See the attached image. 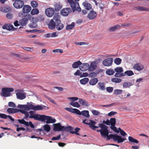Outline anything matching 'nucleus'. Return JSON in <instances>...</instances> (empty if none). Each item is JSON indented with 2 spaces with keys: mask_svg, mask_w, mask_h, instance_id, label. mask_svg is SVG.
I'll use <instances>...</instances> for the list:
<instances>
[{
  "mask_svg": "<svg viewBox=\"0 0 149 149\" xmlns=\"http://www.w3.org/2000/svg\"><path fill=\"white\" fill-rule=\"evenodd\" d=\"M82 5L84 7L85 9L87 10H89L92 9V6L88 2L85 1L82 3Z\"/></svg>",
  "mask_w": 149,
  "mask_h": 149,
  "instance_id": "obj_20",
  "label": "nucleus"
},
{
  "mask_svg": "<svg viewBox=\"0 0 149 149\" xmlns=\"http://www.w3.org/2000/svg\"><path fill=\"white\" fill-rule=\"evenodd\" d=\"M75 24L74 22H72L71 24L68 25L66 27V30H70L73 28Z\"/></svg>",
  "mask_w": 149,
  "mask_h": 149,
  "instance_id": "obj_45",
  "label": "nucleus"
},
{
  "mask_svg": "<svg viewBox=\"0 0 149 149\" xmlns=\"http://www.w3.org/2000/svg\"><path fill=\"white\" fill-rule=\"evenodd\" d=\"M97 13L91 10L88 14L87 17L90 20H92L95 19L97 16Z\"/></svg>",
  "mask_w": 149,
  "mask_h": 149,
  "instance_id": "obj_12",
  "label": "nucleus"
},
{
  "mask_svg": "<svg viewBox=\"0 0 149 149\" xmlns=\"http://www.w3.org/2000/svg\"><path fill=\"white\" fill-rule=\"evenodd\" d=\"M72 11V9L70 8H64L61 11V15L63 16H67L69 13Z\"/></svg>",
  "mask_w": 149,
  "mask_h": 149,
  "instance_id": "obj_16",
  "label": "nucleus"
},
{
  "mask_svg": "<svg viewBox=\"0 0 149 149\" xmlns=\"http://www.w3.org/2000/svg\"><path fill=\"white\" fill-rule=\"evenodd\" d=\"M24 4L23 1L21 0L16 1L13 3L15 8L17 9H19L23 7Z\"/></svg>",
  "mask_w": 149,
  "mask_h": 149,
  "instance_id": "obj_11",
  "label": "nucleus"
},
{
  "mask_svg": "<svg viewBox=\"0 0 149 149\" xmlns=\"http://www.w3.org/2000/svg\"><path fill=\"white\" fill-rule=\"evenodd\" d=\"M111 80L113 82L116 83H120L122 81L121 79L116 78H112Z\"/></svg>",
  "mask_w": 149,
  "mask_h": 149,
  "instance_id": "obj_44",
  "label": "nucleus"
},
{
  "mask_svg": "<svg viewBox=\"0 0 149 149\" xmlns=\"http://www.w3.org/2000/svg\"><path fill=\"white\" fill-rule=\"evenodd\" d=\"M14 89L13 88H3L2 89V93H1V96L4 97H8L11 95L10 92L13 91Z\"/></svg>",
  "mask_w": 149,
  "mask_h": 149,
  "instance_id": "obj_8",
  "label": "nucleus"
},
{
  "mask_svg": "<svg viewBox=\"0 0 149 149\" xmlns=\"http://www.w3.org/2000/svg\"><path fill=\"white\" fill-rule=\"evenodd\" d=\"M31 4L33 8H36L38 6V3L35 1H33L31 2Z\"/></svg>",
  "mask_w": 149,
  "mask_h": 149,
  "instance_id": "obj_52",
  "label": "nucleus"
},
{
  "mask_svg": "<svg viewBox=\"0 0 149 149\" xmlns=\"http://www.w3.org/2000/svg\"><path fill=\"white\" fill-rule=\"evenodd\" d=\"M44 106L42 107L41 105H38L34 106L32 104V102H27L26 105H19L17 107L21 109V113L25 115V117L24 119L28 118L29 116V112L27 111L30 110L34 111L42 110L44 109Z\"/></svg>",
  "mask_w": 149,
  "mask_h": 149,
  "instance_id": "obj_2",
  "label": "nucleus"
},
{
  "mask_svg": "<svg viewBox=\"0 0 149 149\" xmlns=\"http://www.w3.org/2000/svg\"><path fill=\"white\" fill-rule=\"evenodd\" d=\"M81 65L79 66L80 70L82 71H85L89 69V65L88 64L85 63L82 64Z\"/></svg>",
  "mask_w": 149,
  "mask_h": 149,
  "instance_id": "obj_18",
  "label": "nucleus"
},
{
  "mask_svg": "<svg viewBox=\"0 0 149 149\" xmlns=\"http://www.w3.org/2000/svg\"><path fill=\"white\" fill-rule=\"evenodd\" d=\"M63 131L69 132L71 133H72V130H74L73 128L72 127L69 126L65 127L64 126V128H63Z\"/></svg>",
  "mask_w": 149,
  "mask_h": 149,
  "instance_id": "obj_27",
  "label": "nucleus"
},
{
  "mask_svg": "<svg viewBox=\"0 0 149 149\" xmlns=\"http://www.w3.org/2000/svg\"><path fill=\"white\" fill-rule=\"evenodd\" d=\"M79 102L80 104L82 106L86 107H88L90 106V104L88 102L84 99L79 98Z\"/></svg>",
  "mask_w": 149,
  "mask_h": 149,
  "instance_id": "obj_22",
  "label": "nucleus"
},
{
  "mask_svg": "<svg viewBox=\"0 0 149 149\" xmlns=\"http://www.w3.org/2000/svg\"><path fill=\"white\" fill-rule=\"evenodd\" d=\"M132 25L131 23H124L121 24V26L123 27H128Z\"/></svg>",
  "mask_w": 149,
  "mask_h": 149,
  "instance_id": "obj_57",
  "label": "nucleus"
},
{
  "mask_svg": "<svg viewBox=\"0 0 149 149\" xmlns=\"http://www.w3.org/2000/svg\"><path fill=\"white\" fill-rule=\"evenodd\" d=\"M23 7L22 12L24 13H29L31 9V7L28 5H24Z\"/></svg>",
  "mask_w": 149,
  "mask_h": 149,
  "instance_id": "obj_19",
  "label": "nucleus"
},
{
  "mask_svg": "<svg viewBox=\"0 0 149 149\" xmlns=\"http://www.w3.org/2000/svg\"><path fill=\"white\" fill-rule=\"evenodd\" d=\"M82 123L88 125L93 130H95V129L99 128V127L95 125L96 122L91 120L85 119L83 121Z\"/></svg>",
  "mask_w": 149,
  "mask_h": 149,
  "instance_id": "obj_6",
  "label": "nucleus"
},
{
  "mask_svg": "<svg viewBox=\"0 0 149 149\" xmlns=\"http://www.w3.org/2000/svg\"><path fill=\"white\" fill-rule=\"evenodd\" d=\"M44 129L47 132H49L50 130V127L47 124L45 125L44 126Z\"/></svg>",
  "mask_w": 149,
  "mask_h": 149,
  "instance_id": "obj_49",
  "label": "nucleus"
},
{
  "mask_svg": "<svg viewBox=\"0 0 149 149\" xmlns=\"http://www.w3.org/2000/svg\"><path fill=\"white\" fill-rule=\"evenodd\" d=\"M114 71L116 72H123V70L122 67H117L114 69Z\"/></svg>",
  "mask_w": 149,
  "mask_h": 149,
  "instance_id": "obj_47",
  "label": "nucleus"
},
{
  "mask_svg": "<svg viewBox=\"0 0 149 149\" xmlns=\"http://www.w3.org/2000/svg\"><path fill=\"white\" fill-rule=\"evenodd\" d=\"M17 97V99L22 100L26 98V95L25 94L22 93H16Z\"/></svg>",
  "mask_w": 149,
  "mask_h": 149,
  "instance_id": "obj_25",
  "label": "nucleus"
},
{
  "mask_svg": "<svg viewBox=\"0 0 149 149\" xmlns=\"http://www.w3.org/2000/svg\"><path fill=\"white\" fill-rule=\"evenodd\" d=\"M0 10L4 13H7L11 12L12 9L9 6L1 7H0Z\"/></svg>",
  "mask_w": 149,
  "mask_h": 149,
  "instance_id": "obj_24",
  "label": "nucleus"
},
{
  "mask_svg": "<svg viewBox=\"0 0 149 149\" xmlns=\"http://www.w3.org/2000/svg\"><path fill=\"white\" fill-rule=\"evenodd\" d=\"M46 120L47 123H54L56 121L55 119H52V117L44 115H41L40 117V121L42 122L45 121Z\"/></svg>",
  "mask_w": 149,
  "mask_h": 149,
  "instance_id": "obj_7",
  "label": "nucleus"
},
{
  "mask_svg": "<svg viewBox=\"0 0 149 149\" xmlns=\"http://www.w3.org/2000/svg\"><path fill=\"white\" fill-rule=\"evenodd\" d=\"M18 122L21 124L24 125L25 126L28 125V122L25 121L24 119H18Z\"/></svg>",
  "mask_w": 149,
  "mask_h": 149,
  "instance_id": "obj_37",
  "label": "nucleus"
},
{
  "mask_svg": "<svg viewBox=\"0 0 149 149\" xmlns=\"http://www.w3.org/2000/svg\"><path fill=\"white\" fill-rule=\"evenodd\" d=\"M110 125H115L116 119L115 118H111L109 120Z\"/></svg>",
  "mask_w": 149,
  "mask_h": 149,
  "instance_id": "obj_43",
  "label": "nucleus"
},
{
  "mask_svg": "<svg viewBox=\"0 0 149 149\" xmlns=\"http://www.w3.org/2000/svg\"><path fill=\"white\" fill-rule=\"evenodd\" d=\"M39 13L38 10L36 8L33 9L31 11V13L32 15L38 14Z\"/></svg>",
  "mask_w": 149,
  "mask_h": 149,
  "instance_id": "obj_40",
  "label": "nucleus"
},
{
  "mask_svg": "<svg viewBox=\"0 0 149 149\" xmlns=\"http://www.w3.org/2000/svg\"><path fill=\"white\" fill-rule=\"evenodd\" d=\"M29 116L28 118H33L36 120H39L41 115L36 114L35 112L33 111H30L29 112Z\"/></svg>",
  "mask_w": 149,
  "mask_h": 149,
  "instance_id": "obj_9",
  "label": "nucleus"
},
{
  "mask_svg": "<svg viewBox=\"0 0 149 149\" xmlns=\"http://www.w3.org/2000/svg\"><path fill=\"white\" fill-rule=\"evenodd\" d=\"M38 32L39 33H43L44 32L43 31H41V30L35 29L33 30H31L30 31V32L31 33L35 32Z\"/></svg>",
  "mask_w": 149,
  "mask_h": 149,
  "instance_id": "obj_58",
  "label": "nucleus"
},
{
  "mask_svg": "<svg viewBox=\"0 0 149 149\" xmlns=\"http://www.w3.org/2000/svg\"><path fill=\"white\" fill-rule=\"evenodd\" d=\"M61 138V135L59 134L56 137H54L52 139V140L57 141L58 140Z\"/></svg>",
  "mask_w": 149,
  "mask_h": 149,
  "instance_id": "obj_60",
  "label": "nucleus"
},
{
  "mask_svg": "<svg viewBox=\"0 0 149 149\" xmlns=\"http://www.w3.org/2000/svg\"><path fill=\"white\" fill-rule=\"evenodd\" d=\"M22 48L24 50L27 51H30L31 52H32L33 51V48L29 47H22Z\"/></svg>",
  "mask_w": 149,
  "mask_h": 149,
  "instance_id": "obj_50",
  "label": "nucleus"
},
{
  "mask_svg": "<svg viewBox=\"0 0 149 149\" xmlns=\"http://www.w3.org/2000/svg\"><path fill=\"white\" fill-rule=\"evenodd\" d=\"M70 104L73 107L78 108H79L80 107V105L77 102L72 101L70 103Z\"/></svg>",
  "mask_w": 149,
  "mask_h": 149,
  "instance_id": "obj_29",
  "label": "nucleus"
},
{
  "mask_svg": "<svg viewBox=\"0 0 149 149\" xmlns=\"http://www.w3.org/2000/svg\"><path fill=\"white\" fill-rule=\"evenodd\" d=\"M99 89L101 90L104 91L105 89V84L103 82H99L97 84Z\"/></svg>",
  "mask_w": 149,
  "mask_h": 149,
  "instance_id": "obj_26",
  "label": "nucleus"
},
{
  "mask_svg": "<svg viewBox=\"0 0 149 149\" xmlns=\"http://www.w3.org/2000/svg\"><path fill=\"white\" fill-rule=\"evenodd\" d=\"M144 68V65L140 63H136L133 66V68L134 70L139 71L143 70Z\"/></svg>",
  "mask_w": 149,
  "mask_h": 149,
  "instance_id": "obj_13",
  "label": "nucleus"
},
{
  "mask_svg": "<svg viewBox=\"0 0 149 149\" xmlns=\"http://www.w3.org/2000/svg\"><path fill=\"white\" fill-rule=\"evenodd\" d=\"M67 1L70 3L73 12L76 10L78 12L81 11V9L79 7V2L73 0H67Z\"/></svg>",
  "mask_w": 149,
  "mask_h": 149,
  "instance_id": "obj_4",
  "label": "nucleus"
},
{
  "mask_svg": "<svg viewBox=\"0 0 149 149\" xmlns=\"http://www.w3.org/2000/svg\"><path fill=\"white\" fill-rule=\"evenodd\" d=\"M106 73L109 75L113 74L115 73L114 70L111 69H108L106 71Z\"/></svg>",
  "mask_w": 149,
  "mask_h": 149,
  "instance_id": "obj_39",
  "label": "nucleus"
},
{
  "mask_svg": "<svg viewBox=\"0 0 149 149\" xmlns=\"http://www.w3.org/2000/svg\"><path fill=\"white\" fill-rule=\"evenodd\" d=\"M120 26L118 25H116L113 26L109 28V30L110 31H114L116 29L120 28Z\"/></svg>",
  "mask_w": 149,
  "mask_h": 149,
  "instance_id": "obj_32",
  "label": "nucleus"
},
{
  "mask_svg": "<svg viewBox=\"0 0 149 149\" xmlns=\"http://www.w3.org/2000/svg\"><path fill=\"white\" fill-rule=\"evenodd\" d=\"M107 91L109 93H111L113 90L112 87H107L106 88Z\"/></svg>",
  "mask_w": 149,
  "mask_h": 149,
  "instance_id": "obj_55",
  "label": "nucleus"
},
{
  "mask_svg": "<svg viewBox=\"0 0 149 149\" xmlns=\"http://www.w3.org/2000/svg\"><path fill=\"white\" fill-rule=\"evenodd\" d=\"M89 81V79L88 78H84L80 81V83L83 85H85L87 84Z\"/></svg>",
  "mask_w": 149,
  "mask_h": 149,
  "instance_id": "obj_33",
  "label": "nucleus"
},
{
  "mask_svg": "<svg viewBox=\"0 0 149 149\" xmlns=\"http://www.w3.org/2000/svg\"><path fill=\"white\" fill-rule=\"evenodd\" d=\"M53 130L55 131H63L64 126H61L60 123L54 124Z\"/></svg>",
  "mask_w": 149,
  "mask_h": 149,
  "instance_id": "obj_17",
  "label": "nucleus"
},
{
  "mask_svg": "<svg viewBox=\"0 0 149 149\" xmlns=\"http://www.w3.org/2000/svg\"><path fill=\"white\" fill-rule=\"evenodd\" d=\"M21 109H19L16 108H8L7 109V112L10 113H13L19 112H21Z\"/></svg>",
  "mask_w": 149,
  "mask_h": 149,
  "instance_id": "obj_21",
  "label": "nucleus"
},
{
  "mask_svg": "<svg viewBox=\"0 0 149 149\" xmlns=\"http://www.w3.org/2000/svg\"><path fill=\"white\" fill-rule=\"evenodd\" d=\"M8 105L9 107L15 108L16 107V106L15 104L13 102H10L8 103Z\"/></svg>",
  "mask_w": 149,
  "mask_h": 149,
  "instance_id": "obj_53",
  "label": "nucleus"
},
{
  "mask_svg": "<svg viewBox=\"0 0 149 149\" xmlns=\"http://www.w3.org/2000/svg\"><path fill=\"white\" fill-rule=\"evenodd\" d=\"M98 79L97 78H93L90 80L89 84L93 86L95 85L98 81Z\"/></svg>",
  "mask_w": 149,
  "mask_h": 149,
  "instance_id": "obj_31",
  "label": "nucleus"
},
{
  "mask_svg": "<svg viewBox=\"0 0 149 149\" xmlns=\"http://www.w3.org/2000/svg\"><path fill=\"white\" fill-rule=\"evenodd\" d=\"M123 90L120 89H115L114 91V94L115 95H119L122 93Z\"/></svg>",
  "mask_w": 149,
  "mask_h": 149,
  "instance_id": "obj_46",
  "label": "nucleus"
},
{
  "mask_svg": "<svg viewBox=\"0 0 149 149\" xmlns=\"http://www.w3.org/2000/svg\"><path fill=\"white\" fill-rule=\"evenodd\" d=\"M125 74H126L127 75L129 76H131L134 74V73L133 71L132 70H128L125 72L124 73Z\"/></svg>",
  "mask_w": 149,
  "mask_h": 149,
  "instance_id": "obj_48",
  "label": "nucleus"
},
{
  "mask_svg": "<svg viewBox=\"0 0 149 149\" xmlns=\"http://www.w3.org/2000/svg\"><path fill=\"white\" fill-rule=\"evenodd\" d=\"M91 112L93 115L95 116H97L100 114V113L98 111L95 110H92Z\"/></svg>",
  "mask_w": 149,
  "mask_h": 149,
  "instance_id": "obj_54",
  "label": "nucleus"
},
{
  "mask_svg": "<svg viewBox=\"0 0 149 149\" xmlns=\"http://www.w3.org/2000/svg\"><path fill=\"white\" fill-rule=\"evenodd\" d=\"M74 44L76 45H86V43L85 42H75Z\"/></svg>",
  "mask_w": 149,
  "mask_h": 149,
  "instance_id": "obj_59",
  "label": "nucleus"
},
{
  "mask_svg": "<svg viewBox=\"0 0 149 149\" xmlns=\"http://www.w3.org/2000/svg\"><path fill=\"white\" fill-rule=\"evenodd\" d=\"M29 26L31 28H34L37 26V25L36 22H35L33 20H32V23L29 24Z\"/></svg>",
  "mask_w": 149,
  "mask_h": 149,
  "instance_id": "obj_41",
  "label": "nucleus"
},
{
  "mask_svg": "<svg viewBox=\"0 0 149 149\" xmlns=\"http://www.w3.org/2000/svg\"><path fill=\"white\" fill-rule=\"evenodd\" d=\"M55 10L56 11H58L62 7V5L60 3H56L54 5Z\"/></svg>",
  "mask_w": 149,
  "mask_h": 149,
  "instance_id": "obj_30",
  "label": "nucleus"
},
{
  "mask_svg": "<svg viewBox=\"0 0 149 149\" xmlns=\"http://www.w3.org/2000/svg\"><path fill=\"white\" fill-rule=\"evenodd\" d=\"M99 127L101 128V130H97V132H100L101 136L103 137H106L107 140H109L112 139L115 141H117L118 143H122L126 139L125 138H123L120 136L116 134H110L108 135L109 133L108 130V127L107 126L102 123L99 124Z\"/></svg>",
  "mask_w": 149,
  "mask_h": 149,
  "instance_id": "obj_1",
  "label": "nucleus"
},
{
  "mask_svg": "<svg viewBox=\"0 0 149 149\" xmlns=\"http://www.w3.org/2000/svg\"><path fill=\"white\" fill-rule=\"evenodd\" d=\"M117 113L116 112L111 111L108 113V116H109L111 117L112 116L114 115Z\"/></svg>",
  "mask_w": 149,
  "mask_h": 149,
  "instance_id": "obj_62",
  "label": "nucleus"
},
{
  "mask_svg": "<svg viewBox=\"0 0 149 149\" xmlns=\"http://www.w3.org/2000/svg\"><path fill=\"white\" fill-rule=\"evenodd\" d=\"M45 13L47 16L51 17L53 16L54 13V10L52 8H49L45 10Z\"/></svg>",
  "mask_w": 149,
  "mask_h": 149,
  "instance_id": "obj_14",
  "label": "nucleus"
},
{
  "mask_svg": "<svg viewBox=\"0 0 149 149\" xmlns=\"http://www.w3.org/2000/svg\"><path fill=\"white\" fill-rule=\"evenodd\" d=\"M128 140L129 141L132 143H139V141L136 139H134L133 137L131 136H129L128 138Z\"/></svg>",
  "mask_w": 149,
  "mask_h": 149,
  "instance_id": "obj_38",
  "label": "nucleus"
},
{
  "mask_svg": "<svg viewBox=\"0 0 149 149\" xmlns=\"http://www.w3.org/2000/svg\"><path fill=\"white\" fill-rule=\"evenodd\" d=\"M81 62L79 61L75 62L73 63L72 65V67L73 68H78L80 65H81Z\"/></svg>",
  "mask_w": 149,
  "mask_h": 149,
  "instance_id": "obj_28",
  "label": "nucleus"
},
{
  "mask_svg": "<svg viewBox=\"0 0 149 149\" xmlns=\"http://www.w3.org/2000/svg\"><path fill=\"white\" fill-rule=\"evenodd\" d=\"M53 19L55 21L56 24V28L58 31L62 30L64 27V25L61 23V21L60 20L58 15H56L53 17Z\"/></svg>",
  "mask_w": 149,
  "mask_h": 149,
  "instance_id": "obj_5",
  "label": "nucleus"
},
{
  "mask_svg": "<svg viewBox=\"0 0 149 149\" xmlns=\"http://www.w3.org/2000/svg\"><path fill=\"white\" fill-rule=\"evenodd\" d=\"M65 109L69 112L76 113L77 114L79 115H82L83 116L87 118L90 117L89 112L87 110H84L81 112L79 110L76 109L66 108Z\"/></svg>",
  "mask_w": 149,
  "mask_h": 149,
  "instance_id": "obj_3",
  "label": "nucleus"
},
{
  "mask_svg": "<svg viewBox=\"0 0 149 149\" xmlns=\"http://www.w3.org/2000/svg\"><path fill=\"white\" fill-rule=\"evenodd\" d=\"M96 68V65L94 63H91L89 68V70H93L95 69Z\"/></svg>",
  "mask_w": 149,
  "mask_h": 149,
  "instance_id": "obj_35",
  "label": "nucleus"
},
{
  "mask_svg": "<svg viewBox=\"0 0 149 149\" xmlns=\"http://www.w3.org/2000/svg\"><path fill=\"white\" fill-rule=\"evenodd\" d=\"M113 59L112 58H107L102 61V64L105 66L108 67L111 66L113 63Z\"/></svg>",
  "mask_w": 149,
  "mask_h": 149,
  "instance_id": "obj_10",
  "label": "nucleus"
},
{
  "mask_svg": "<svg viewBox=\"0 0 149 149\" xmlns=\"http://www.w3.org/2000/svg\"><path fill=\"white\" fill-rule=\"evenodd\" d=\"M121 59L119 58L115 59L114 60V63L117 65L120 64L121 63Z\"/></svg>",
  "mask_w": 149,
  "mask_h": 149,
  "instance_id": "obj_42",
  "label": "nucleus"
},
{
  "mask_svg": "<svg viewBox=\"0 0 149 149\" xmlns=\"http://www.w3.org/2000/svg\"><path fill=\"white\" fill-rule=\"evenodd\" d=\"M133 85L132 82H125L123 84V87L125 88H130V87Z\"/></svg>",
  "mask_w": 149,
  "mask_h": 149,
  "instance_id": "obj_34",
  "label": "nucleus"
},
{
  "mask_svg": "<svg viewBox=\"0 0 149 149\" xmlns=\"http://www.w3.org/2000/svg\"><path fill=\"white\" fill-rule=\"evenodd\" d=\"M30 16L29 15H26L24 17L19 21V23L21 25L25 26L27 24V21L30 18Z\"/></svg>",
  "mask_w": 149,
  "mask_h": 149,
  "instance_id": "obj_15",
  "label": "nucleus"
},
{
  "mask_svg": "<svg viewBox=\"0 0 149 149\" xmlns=\"http://www.w3.org/2000/svg\"><path fill=\"white\" fill-rule=\"evenodd\" d=\"M13 28V25H12L11 24H8L7 30H12Z\"/></svg>",
  "mask_w": 149,
  "mask_h": 149,
  "instance_id": "obj_64",
  "label": "nucleus"
},
{
  "mask_svg": "<svg viewBox=\"0 0 149 149\" xmlns=\"http://www.w3.org/2000/svg\"><path fill=\"white\" fill-rule=\"evenodd\" d=\"M138 9L141 11H147V9L146 8L143 7L141 6L138 7Z\"/></svg>",
  "mask_w": 149,
  "mask_h": 149,
  "instance_id": "obj_61",
  "label": "nucleus"
},
{
  "mask_svg": "<svg viewBox=\"0 0 149 149\" xmlns=\"http://www.w3.org/2000/svg\"><path fill=\"white\" fill-rule=\"evenodd\" d=\"M6 17L8 19H11L13 18V15L11 13H8L6 15Z\"/></svg>",
  "mask_w": 149,
  "mask_h": 149,
  "instance_id": "obj_56",
  "label": "nucleus"
},
{
  "mask_svg": "<svg viewBox=\"0 0 149 149\" xmlns=\"http://www.w3.org/2000/svg\"><path fill=\"white\" fill-rule=\"evenodd\" d=\"M125 75V73L123 72H116L114 76L117 77H120Z\"/></svg>",
  "mask_w": 149,
  "mask_h": 149,
  "instance_id": "obj_36",
  "label": "nucleus"
},
{
  "mask_svg": "<svg viewBox=\"0 0 149 149\" xmlns=\"http://www.w3.org/2000/svg\"><path fill=\"white\" fill-rule=\"evenodd\" d=\"M115 125H111L110 127L116 133H119V131L117 130V128L115 127Z\"/></svg>",
  "mask_w": 149,
  "mask_h": 149,
  "instance_id": "obj_51",
  "label": "nucleus"
},
{
  "mask_svg": "<svg viewBox=\"0 0 149 149\" xmlns=\"http://www.w3.org/2000/svg\"><path fill=\"white\" fill-rule=\"evenodd\" d=\"M56 24L54 19H51L49 24V28L50 29H53L56 27Z\"/></svg>",
  "mask_w": 149,
  "mask_h": 149,
  "instance_id": "obj_23",
  "label": "nucleus"
},
{
  "mask_svg": "<svg viewBox=\"0 0 149 149\" xmlns=\"http://www.w3.org/2000/svg\"><path fill=\"white\" fill-rule=\"evenodd\" d=\"M80 130V128H78V127H76L74 129V131L72 130V134H73L76 133L77 132H78Z\"/></svg>",
  "mask_w": 149,
  "mask_h": 149,
  "instance_id": "obj_63",
  "label": "nucleus"
}]
</instances>
